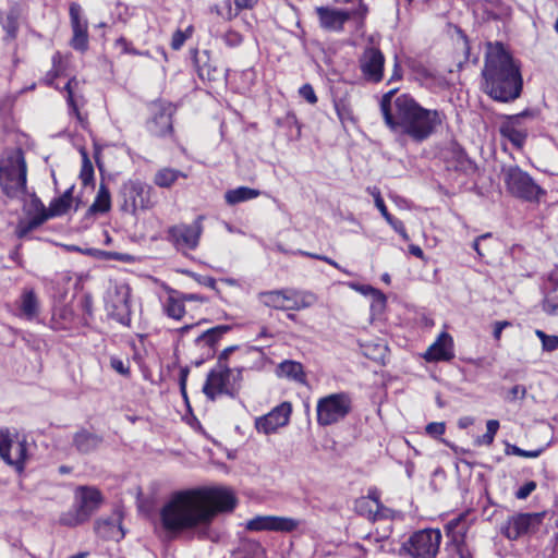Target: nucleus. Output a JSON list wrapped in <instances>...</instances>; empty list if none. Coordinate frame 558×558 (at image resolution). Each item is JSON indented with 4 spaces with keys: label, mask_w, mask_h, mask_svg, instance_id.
<instances>
[{
    "label": "nucleus",
    "mask_w": 558,
    "mask_h": 558,
    "mask_svg": "<svg viewBox=\"0 0 558 558\" xmlns=\"http://www.w3.org/2000/svg\"><path fill=\"white\" fill-rule=\"evenodd\" d=\"M149 132L158 137H165L172 133V113L169 108H162L148 122Z\"/></svg>",
    "instance_id": "27"
},
{
    "label": "nucleus",
    "mask_w": 558,
    "mask_h": 558,
    "mask_svg": "<svg viewBox=\"0 0 558 558\" xmlns=\"http://www.w3.org/2000/svg\"><path fill=\"white\" fill-rule=\"evenodd\" d=\"M409 252L412 255H414V256H416L418 258H423L424 257L423 250L418 245H414V244L410 245L409 246Z\"/></svg>",
    "instance_id": "64"
},
{
    "label": "nucleus",
    "mask_w": 558,
    "mask_h": 558,
    "mask_svg": "<svg viewBox=\"0 0 558 558\" xmlns=\"http://www.w3.org/2000/svg\"><path fill=\"white\" fill-rule=\"evenodd\" d=\"M111 367L123 376L130 374V367L120 359H111Z\"/></svg>",
    "instance_id": "52"
},
{
    "label": "nucleus",
    "mask_w": 558,
    "mask_h": 558,
    "mask_svg": "<svg viewBox=\"0 0 558 558\" xmlns=\"http://www.w3.org/2000/svg\"><path fill=\"white\" fill-rule=\"evenodd\" d=\"M258 0H234V4L239 10L251 9Z\"/></svg>",
    "instance_id": "59"
},
{
    "label": "nucleus",
    "mask_w": 558,
    "mask_h": 558,
    "mask_svg": "<svg viewBox=\"0 0 558 558\" xmlns=\"http://www.w3.org/2000/svg\"><path fill=\"white\" fill-rule=\"evenodd\" d=\"M441 533L437 529H425L413 533L403 549L412 558H435L439 551Z\"/></svg>",
    "instance_id": "11"
},
{
    "label": "nucleus",
    "mask_w": 558,
    "mask_h": 558,
    "mask_svg": "<svg viewBox=\"0 0 558 558\" xmlns=\"http://www.w3.org/2000/svg\"><path fill=\"white\" fill-rule=\"evenodd\" d=\"M230 329L231 327L229 325H219L210 328L196 338V343L198 345H207L213 349L222 336L230 331Z\"/></svg>",
    "instance_id": "37"
},
{
    "label": "nucleus",
    "mask_w": 558,
    "mask_h": 558,
    "mask_svg": "<svg viewBox=\"0 0 558 558\" xmlns=\"http://www.w3.org/2000/svg\"><path fill=\"white\" fill-rule=\"evenodd\" d=\"M299 94L311 105H315L318 100L315 90L311 84L302 85L299 89Z\"/></svg>",
    "instance_id": "45"
},
{
    "label": "nucleus",
    "mask_w": 558,
    "mask_h": 558,
    "mask_svg": "<svg viewBox=\"0 0 558 558\" xmlns=\"http://www.w3.org/2000/svg\"><path fill=\"white\" fill-rule=\"evenodd\" d=\"M401 78H402V68H401L398 59L396 58L392 74H391L389 82L400 81Z\"/></svg>",
    "instance_id": "55"
},
{
    "label": "nucleus",
    "mask_w": 558,
    "mask_h": 558,
    "mask_svg": "<svg viewBox=\"0 0 558 558\" xmlns=\"http://www.w3.org/2000/svg\"><path fill=\"white\" fill-rule=\"evenodd\" d=\"M276 373L279 377L306 384V374L300 362L286 360L278 365Z\"/></svg>",
    "instance_id": "29"
},
{
    "label": "nucleus",
    "mask_w": 558,
    "mask_h": 558,
    "mask_svg": "<svg viewBox=\"0 0 558 558\" xmlns=\"http://www.w3.org/2000/svg\"><path fill=\"white\" fill-rule=\"evenodd\" d=\"M445 423L433 422L426 426V433L433 437L441 436L445 433Z\"/></svg>",
    "instance_id": "49"
},
{
    "label": "nucleus",
    "mask_w": 558,
    "mask_h": 558,
    "mask_svg": "<svg viewBox=\"0 0 558 558\" xmlns=\"http://www.w3.org/2000/svg\"><path fill=\"white\" fill-rule=\"evenodd\" d=\"M509 325H510V323H509V322H506V320H504V322H496L495 327H494V338H495L496 340H499V339H500V337H501V332H502V330H504L507 326H509Z\"/></svg>",
    "instance_id": "56"
},
{
    "label": "nucleus",
    "mask_w": 558,
    "mask_h": 558,
    "mask_svg": "<svg viewBox=\"0 0 558 558\" xmlns=\"http://www.w3.org/2000/svg\"><path fill=\"white\" fill-rule=\"evenodd\" d=\"M74 186L69 187L60 197L54 198L49 205L50 218L59 217L68 213L73 203Z\"/></svg>",
    "instance_id": "36"
},
{
    "label": "nucleus",
    "mask_w": 558,
    "mask_h": 558,
    "mask_svg": "<svg viewBox=\"0 0 558 558\" xmlns=\"http://www.w3.org/2000/svg\"><path fill=\"white\" fill-rule=\"evenodd\" d=\"M501 174L507 192L515 198L533 203L546 195V191L517 165L502 167Z\"/></svg>",
    "instance_id": "6"
},
{
    "label": "nucleus",
    "mask_w": 558,
    "mask_h": 558,
    "mask_svg": "<svg viewBox=\"0 0 558 558\" xmlns=\"http://www.w3.org/2000/svg\"><path fill=\"white\" fill-rule=\"evenodd\" d=\"M544 519V513H518L508 518L501 527V533L511 541L538 530Z\"/></svg>",
    "instance_id": "15"
},
{
    "label": "nucleus",
    "mask_w": 558,
    "mask_h": 558,
    "mask_svg": "<svg viewBox=\"0 0 558 558\" xmlns=\"http://www.w3.org/2000/svg\"><path fill=\"white\" fill-rule=\"evenodd\" d=\"M204 54L206 57L205 61H203V57L196 58L199 77L202 80H208L209 82H215L222 78L225 76L222 71L216 64H213L210 62L209 57L207 56L206 52Z\"/></svg>",
    "instance_id": "35"
},
{
    "label": "nucleus",
    "mask_w": 558,
    "mask_h": 558,
    "mask_svg": "<svg viewBox=\"0 0 558 558\" xmlns=\"http://www.w3.org/2000/svg\"><path fill=\"white\" fill-rule=\"evenodd\" d=\"M38 308L39 304L35 291L33 289H25L20 300L22 316L31 320L37 316Z\"/></svg>",
    "instance_id": "32"
},
{
    "label": "nucleus",
    "mask_w": 558,
    "mask_h": 558,
    "mask_svg": "<svg viewBox=\"0 0 558 558\" xmlns=\"http://www.w3.org/2000/svg\"><path fill=\"white\" fill-rule=\"evenodd\" d=\"M180 295L184 303L185 302H201V303L208 302V299L206 296L196 294V293H181L180 292Z\"/></svg>",
    "instance_id": "54"
},
{
    "label": "nucleus",
    "mask_w": 558,
    "mask_h": 558,
    "mask_svg": "<svg viewBox=\"0 0 558 558\" xmlns=\"http://www.w3.org/2000/svg\"><path fill=\"white\" fill-rule=\"evenodd\" d=\"M111 208V196L105 183H100L97 195L87 210V215L106 214Z\"/></svg>",
    "instance_id": "31"
},
{
    "label": "nucleus",
    "mask_w": 558,
    "mask_h": 558,
    "mask_svg": "<svg viewBox=\"0 0 558 558\" xmlns=\"http://www.w3.org/2000/svg\"><path fill=\"white\" fill-rule=\"evenodd\" d=\"M78 86H80V82L73 77L71 80L68 81V83L65 84L64 86V89L66 92V101H68V105H69V109H70V114H74L77 120L83 123L84 119L80 112V100H81V96L78 95Z\"/></svg>",
    "instance_id": "30"
},
{
    "label": "nucleus",
    "mask_w": 558,
    "mask_h": 558,
    "mask_svg": "<svg viewBox=\"0 0 558 558\" xmlns=\"http://www.w3.org/2000/svg\"><path fill=\"white\" fill-rule=\"evenodd\" d=\"M131 289L126 283L111 286L106 294V310L118 323L130 326L131 324Z\"/></svg>",
    "instance_id": "12"
},
{
    "label": "nucleus",
    "mask_w": 558,
    "mask_h": 558,
    "mask_svg": "<svg viewBox=\"0 0 558 558\" xmlns=\"http://www.w3.org/2000/svg\"><path fill=\"white\" fill-rule=\"evenodd\" d=\"M82 169L80 179L84 185L92 184L94 182V167L85 151L82 153Z\"/></svg>",
    "instance_id": "40"
},
{
    "label": "nucleus",
    "mask_w": 558,
    "mask_h": 558,
    "mask_svg": "<svg viewBox=\"0 0 558 558\" xmlns=\"http://www.w3.org/2000/svg\"><path fill=\"white\" fill-rule=\"evenodd\" d=\"M258 300L267 307L279 311H301L313 306L317 296L310 291L286 288L258 293Z\"/></svg>",
    "instance_id": "7"
},
{
    "label": "nucleus",
    "mask_w": 558,
    "mask_h": 558,
    "mask_svg": "<svg viewBox=\"0 0 558 558\" xmlns=\"http://www.w3.org/2000/svg\"><path fill=\"white\" fill-rule=\"evenodd\" d=\"M490 236V233L482 234L481 236L476 238L473 242V248L476 251L478 256H484V253L481 250L480 243L481 241L487 239Z\"/></svg>",
    "instance_id": "63"
},
{
    "label": "nucleus",
    "mask_w": 558,
    "mask_h": 558,
    "mask_svg": "<svg viewBox=\"0 0 558 558\" xmlns=\"http://www.w3.org/2000/svg\"><path fill=\"white\" fill-rule=\"evenodd\" d=\"M180 177H184L181 171L172 168H162L156 172L154 182L160 187H170Z\"/></svg>",
    "instance_id": "38"
},
{
    "label": "nucleus",
    "mask_w": 558,
    "mask_h": 558,
    "mask_svg": "<svg viewBox=\"0 0 558 558\" xmlns=\"http://www.w3.org/2000/svg\"><path fill=\"white\" fill-rule=\"evenodd\" d=\"M453 356V339L447 332H441L424 354L428 362L450 361Z\"/></svg>",
    "instance_id": "26"
},
{
    "label": "nucleus",
    "mask_w": 558,
    "mask_h": 558,
    "mask_svg": "<svg viewBox=\"0 0 558 558\" xmlns=\"http://www.w3.org/2000/svg\"><path fill=\"white\" fill-rule=\"evenodd\" d=\"M163 312L168 317L180 320L185 314L184 302L178 291H171L163 303Z\"/></svg>",
    "instance_id": "33"
},
{
    "label": "nucleus",
    "mask_w": 558,
    "mask_h": 558,
    "mask_svg": "<svg viewBox=\"0 0 558 558\" xmlns=\"http://www.w3.org/2000/svg\"><path fill=\"white\" fill-rule=\"evenodd\" d=\"M366 191L374 197L375 206L378 208L381 215H384L385 211H388L378 187L369 186L366 189Z\"/></svg>",
    "instance_id": "46"
},
{
    "label": "nucleus",
    "mask_w": 558,
    "mask_h": 558,
    "mask_svg": "<svg viewBox=\"0 0 558 558\" xmlns=\"http://www.w3.org/2000/svg\"><path fill=\"white\" fill-rule=\"evenodd\" d=\"M9 428L0 429V452H7L5 446L9 444Z\"/></svg>",
    "instance_id": "57"
},
{
    "label": "nucleus",
    "mask_w": 558,
    "mask_h": 558,
    "mask_svg": "<svg viewBox=\"0 0 558 558\" xmlns=\"http://www.w3.org/2000/svg\"><path fill=\"white\" fill-rule=\"evenodd\" d=\"M204 216L197 218L191 225H177L169 229V236L179 251L195 250L198 246L203 233Z\"/></svg>",
    "instance_id": "14"
},
{
    "label": "nucleus",
    "mask_w": 558,
    "mask_h": 558,
    "mask_svg": "<svg viewBox=\"0 0 558 558\" xmlns=\"http://www.w3.org/2000/svg\"><path fill=\"white\" fill-rule=\"evenodd\" d=\"M352 398L348 392L325 396L317 401V423L329 426L343 421L352 411Z\"/></svg>",
    "instance_id": "10"
},
{
    "label": "nucleus",
    "mask_w": 558,
    "mask_h": 558,
    "mask_svg": "<svg viewBox=\"0 0 558 558\" xmlns=\"http://www.w3.org/2000/svg\"><path fill=\"white\" fill-rule=\"evenodd\" d=\"M533 117L534 112L530 110L506 117V120L499 128L501 136L509 140L515 147H522L527 136V130L523 125V120Z\"/></svg>",
    "instance_id": "21"
},
{
    "label": "nucleus",
    "mask_w": 558,
    "mask_h": 558,
    "mask_svg": "<svg viewBox=\"0 0 558 558\" xmlns=\"http://www.w3.org/2000/svg\"><path fill=\"white\" fill-rule=\"evenodd\" d=\"M535 335L542 341V348L546 352H553L558 349V336H549L543 330H535Z\"/></svg>",
    "instance_id": "43"
},
{
    "label": "nucleus",
    "mask_w": 558,
    "mask_h": 558,
    "mask_svg": "<svg viewBox=\"0 0 558 558\" xmlns=\"http://www.w3.org/2000/svg\"><path fill=\"white\" fill-rule=\"evenodd\" d=\"M0 24L7 32L8 36L10 38H14L16 36V32L19 28L17 12L14 9H12L8 12V14L4 17L0 16Z\"/></svg>",
    "instance_id": "39"
},
{
    "label": "nucleus",
    "mask_w": 558,
    "mask_h": 558,
    "mask_svg": "<svg viewBox=\"0 0 558 558\" xmlns=\"http://www.w3.org/2000/svg\"><path fill=\"white\" fill-rule=\"evenodd\" d=\"M27 166L21 149L9 151L0 160V189L11 199L26 195Z\"/></svg>",
    "instance_id": "4"
},
{
    "label": "nucleus",
    "mask_w": 558,
    "mask_h": 558,
    "mask_svg": "<svg viewBox=\"0 0 558 558\" xmlns=\"http://www.w3.org/2000/svg\"><path fill=\"white\" fill-rule=\"evenodd\" d=\"M101 442L102 438L100 436L87 429H81L73 435V446L80 453L85 454L95 451Z\"/></svg>",
    "instance_id": "28"
},
{
    "label": "nucleus",
    "mask_w": 558,
    "mask_h": 558,
    "mask_svg": "<svg viewBox=\"0 0 558 558\" xmlns=\"http://www.w3.org/2000/svg\"><path fill=\"white\" fill-rule=\"evenodd\" d=\"M101 502L102 496L97 488L78 486L75 489L73 506L60 514L59 523L69 527L81 525L90 519Z\"/></svg>",
    "instance_id": "5"
},
{
    "label": "nucleus",
    "mask_w": 558,
    "mask_h": 558,
    "mask_svg": "<svg viewBox=\"0 0 558 558\" xmlns=\"http://www.w3.org/2000/svg\"><path fill=\"white\" fill-rule=\"evenodd\" d=\"M525 393H526V389L524 386L522 385H515L513 386L510 391H509V396H508V399L510 401H514L517 399H523L525 397Z\"/></svg>",
    "instance_id": "53"
},
{
    "label": "nucleus",
    "mask_w": 558,
    "mask_h": 558,
    "mask_svg": "<svg viewBox=\"0 0 558 558\" xmlns=\"http://www.w3.org/2000/svg\"><path fill=\"white\" fill-rule=\"evenodd\" d=\"M459 170L464 172L471 171L474 169V163L466 157L464 153H460L458 156V166Z\"/></svg>",
    "instance_id": "50"
},
{
    "label": "nucleus",
    "mask_w": 558,
    "mask_h": 558,
    "mask_svg": "<svg viewBox=\"0 0 558 558\" xmlns=\"http://www.w3.org/2000/svg\"><path fill=\"white\" fill-rule=\"evenodd\" d=\"M236 349V347H228L226 348L220 354H219V357H218V364L217 365H221V364H226V361L228 360L229 355Z\"/></svg>",
    "instance_id": "58"
},
{
    "label": "nucleus",
    "mask_w": 558,
    "mask_h": 558,
    "mask_svg": "<svg viewBox=\"0 0 558 558\" xmlns=\"http://www.w3.org/2000/svg\"><path fill=\"white\" fill-rule=\"evenodd\" d=\"M499 428V422L497 420H489L486 423V433L476 439L477 445L490 446L494 441L495 435Z\"/></svg>",
    "instance_id": "41"
},
{
    "label": "nucleus",
    "mask_w": 558,
    "mask_h": 558,
    "mask_svg": "<svg viewBox=\"0 0 558 558\" xmlns=\"http://www.w3.org/2000/svg\"><path fill=\"white\" fill-rule=\"evenodd\" d=\"M315 12L318 17L319 26L333 33H341L344 29V24L353 19L359 26H363L364 21L368 13V8L364 2L360 7L352 10H342L331 7H317Z\"/></svg>",
    "instance_id": "9"
},
{
    "label": "nucleus",
    "mask_w": 558,
    "mask_h": 558,
    "mask_svg": "<svg viewBox=\"0 0 558 558\" xmlns=\"http://www.w3.org/2000/svg\"><path fill=\"white\" fill-rule=\"evenodd\" d=\"M189 275L196 281L198 282L199 284L202 286H205V287H208L213 290H216L217 292L218 289H217V284H216V280L215 278L213 277H209V276H202V275H198V274H195V272H189Z\"/></svg>",
    "instance_id": "47"
},
{
    "label": "nucleus",
    "mask_w": 558,
    "mask_h": 558,
    "mask_svg": "<svg viewBox=\"0 0 558 558\" xmlns=\"http://www.w3.org/2000/svg\"><path fill=\"white\" fill-rule=\"evenodd\" d=\"M352 287H353V289H355L356 291L361 292L364 295L372 294V295H377L380 299H384V294L380 293L377 289L373 288L372 286H368V284H352Z\"/></svg>",
    "instance_id": "51"
},
{
    "label": "nucleus",
    "mask_w": 558,
    "mask_h": 558,
    "mask_svg": "<svg viewBox=\"0 0 558 558\" xmlns=\"http://www.w3.org/2000/svg\"><path fill=\"white\" fill-rule=\"evenodd\" d=\"M192 26H189L185 32L178 29L172 35L171 47L174 50H179L184 45L185 40L192 35Z\"/></svg>",
    "instance_id": "44"
},
{
    "label": "nucleus",
    "mask_w": 558,
    "mask_h": 558,
    "mask_svg": "<svg viewBox=\"0 0 558 558\" xmlns=\"http://www.w3.org/2000/svg\"><path fill=\"white\" fill-rule=\"evenodd\" d=\"M241 381L242 369L229 368L227 364L217 365L208 373L203 391L210 400L219 395L233 397L239 391Z\"/></svg>",
    "instance_id": "8"
},
{
    "label": "nucleus",
    "mask_w": 558,
    "mask_h": 558,
    "mask_svg": "<svg viewBox=\"0 0 558 558\" xmlns=\"http://www.w3.org/2000/svg\"><path fill=\"white\" fill-rule=\"evenodd\" d=\"M291 412V403L282 402L274 408L269 413L257 417L255 420V428L258 433L265 435L274 434L278 428L283 427L289 423Z\"/></svg>",
    "instance_id": "20"
},
{
    "label": "nucleus",
    "mask_w": 558,
    "mask_h": 558,
    "mask_svg": "<svg viewBox=\"0 0 558 558\" xmlns=\"http://www.w3.org/2000/svg\"><path fill=\"white\" fill-rule=\"evenodd\" d=\"M187 375H189V369L187 368H182L181 369V373H180V389H181V392L182 395L185 397V388H186V379H187Z\"/></svg>",
    "instance_id": "62"
},
{
    "label": "nucleus",
    "mask_w": 558,
    "mask_h": 558,
    "mask_svg": "<svg viewBox=\"0 0 558 558\" xmlns=\"http://www.w3.org/2000/svg\"><path fill=\"white\" fill-rule=\"evenodd\" d=\"M302 521L290 517L257 515L246 523L248 531H272L291 533L296 531Z\"/></svg>",
    "instance_id": "19"
},
{
    "label": "nucleus",
    "mask_w": 558,
    "mask_h": 558,
    "mask_svg": "<svg viewBox=\"0 0 558 558\" xmlns=\"http://www.w3.org/2000/svg\"><path fill=\"white\" fill-rule=\"evenodd\" d=\"M481 75V89L497 102H513L522 94L520 64L501 43L487 44Z\"/></svg>",
    "instance_id": "3"
},
{
    "label": "nucleus",
    "mask_w": 558,
    "mask_h": 558,
    "mask_svg": "<svg viewBox=\"0 0 558 558\" xmlns=\"http://www.w3.org/2000/svg\"><path fill=\"white\" fill-rule=\"evenodd\" d=\"M385 56L374 46H367L359 58V68L368 83H379L384 78Z\"/></svg>",
    "instance_id": "17"
},
{
    "label": "nucleus",
    "mask_w": 558,
    "mask_h": 558,
    "mask_svg": "<svg viewBox=\"0 0 558 558\" xmlns=\"http://www.w3.org/2000/svg\"><path fill=\"white\" fill-rule=\"evenodd\" d=\"M543 452V449L523 450L515 445L506 442L505 453L507 456H519L523 458H537Z\"/></svg>",
    "instance_id": "42"
},
{
    "label": "nucleus",
    "mask_w": 558,
    "mask_h": 558,
    "mask_svg": "<svg viewBox=\"0 0 558 558\" xmlns=\"http://www.w3.org/2000/svg\"><path fill=\"white\" fill-rule=\"evenodd\" d=\"M117 46L122 47L123 51L126 53L137 54V51L133 48H130L129 43L125 38L121 37L116 41Z\"/></svg>",
    "instance_id": "61"
},
{
    "label": "nucleus",
    "mask_w": 558,
    "mask_h": 558,
    "mask_svg": "<svg viewBox=\"0 0 558 558\" xmlns=\"http://www.w3.org/2000/svg\"><path fill=\"white\" fill-rule=\"evenodd\" d=\"M236 506L234 493L227 487H199L173 493L160 509L162 529L170 536L193 532L208 536L215 517Z\"/></svg>",
    "instance_id": "1"
},
{
    "label": "nucleus",
    "mask_w": 558,
    "mask_h": 558,
    "mask_svg": "<svg viewBox=\"0 0 558 558\" xmlns=\"http://www.w3.org/2000/svg\"><path fill=\"white\" fill-rule=\"evenodd\" d=\"M260 195V191L247 186H239L229 190L225 194V199L228 205H236L246 201L254 199Z\"/></svg>",
    "instance_id": "34"
},
{
    "label": "nucleus",
    "mask_w": 558,
    "mask_h": 558,
    "mask_svg": "<svg viewBox=\"0 0 558 558\" xmlns=\"http://www.w3.org/2000/svg\"><path fill=\"white\" fill-rule=\"evenodd\" d=\"M150 192L151 187L138 180L126 182L122 187L124 198L122 209L134 215L138 209L149 208Z\"/></svg>",
    "instance_id": "16"
},
{
    "label": "nucleus",
    "mask_w": 558,
    "mask_h": 558,
    "mask_svg": "<svg viewBox=\"0 0 558 558\" xmlns=\"http://www.w3.org/2000/svg\"><path fill=\"white\" fill-rule=\"evenodd\" d=\"M354 510L372 522L389 519L391 515V510L383 506L377 497L357 498L354 502Z\"/></svg>",
    "instance_id": "24"
},
{
    "label": "nucleus",
    "mask_w": 558,
    "mask_h": 558,
    "mask_svg": "<svg viewBox=\"0 0 558 558\" xmlns=\"http://www.w3.org/2000/svg\"><path fill=\"white\" fill-rule=\"evenodd\" d=\"M396 232H398L404 240H409V235L407 233V230L404 228V225L401 220H398V222L393 223V227H391Z\"/></svg>",
    "instance_id": "60"
},
{
    "label": "nucleus",
    "mask_w": 558,
    "mask_h": 558,
    "mask_svg": "<svg viewBox=\"0 0 558 558\" xmlns=\"http://www.w3.org/2000/svg\"><path fill=\"white\" fill-rule=\"evenodd\" d=\"M535 488H536L535 482L530 481L517 490L515 497L518 499H525L532 494V492L535 490Z\"/></svg>",
    "instance_id": "48"
},
{
    "label": "nucleus",
    "mask_w": 558,
    "mask_h": 558,
    "mask_svg": "<svg viewBox=\"0 0 558 558\" xmlns=\"http://www.w3.org/2000/svg\"><path fill=\"white\" fill-rule=\"evenodd\" d=\"M446 532L450 542L447 549L452 551V558H473V553L465 542L468 524L462 517L454 518L446 524Z\"/></svg>",
    "instance_id": "18"
},
{
    "label": "nucleus",
    "mask_w": 558,
    "mask_h": 558,
    "mask_svg": "<svg viewBox=\"0 0 558 558\" xmlns=\"http://www.w3.org/2000/svg\"><path fill=\"white\" fill-rule=\"evenodd\" d=\"M9 444L5 446L7 452H0L3 461L14 466L19 472L24 470V464L27 458L26 439H20L16 432L9 429Z\"/></svg>",
    "instance_id": "23"
},
{
    "label": "nucleus",
    "mask_w": 558,
    "mask_h": 558,
    "mask_svg": "<svg viewBox=\"0 0 558 558\" xmlns=\"http://www.w3.org/2000/svg\"><path fill=\"white\" fill-rule=\"evenodd\" d=\"M542 308L548 315H558V267H555L543 284Z\"/></svg>",
    "instance_id": "25"
},
{
    "label": "nucleus",
    "mask_w": 558,
    "mask_h": 558,
    "mask_svg": "<svg viewBox=\"0 0 558 558\" xmlns=\"http://www.w3.org/2000/svg\"><path fill=\"white\" fill-rule=\"evenodd\" d=\"M380 111L386 125L415 143L429 138L442 124L444 113L422 107L411 95H397L393 88L383 95Z\"/></svg>",
    "instance_id": "2"
},
{
    "label": "nucleus",
    "mask_w": 558,
    "mask_h": 558,
    "mask_svg": "<svg viewBox=\"0 0 558 558\" xmlns=\"http://www.w3.org/2000/svg\"><path fill=\"white\" fill-rule=\"evenodd\" d=\"M23 211L27 218L17 221L15 234L19 239L25 238L50 218L49 210L34 193L24 199Z\"/></svg>",
    "instance_id": "13"
},
{
    "label": "nucleus",
    "mask_w": 558,
    "mask_h": 558,
    "mask_svg": "<svg viewBox=\"0 0 558 558\" xmlns=\"http://www.w3.org/2000/svg\"><path fill=\"white\" fill-rule=\"evenodd\" d=\"M69 14L73 32L71 46L75 50L85 51L88 48L87 21L82 16L81 5L72 2L69 8Z\"/></svg>",
    "instance_id": "22"
}]
</instances>
